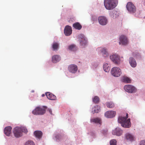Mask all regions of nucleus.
Returning <instances> with one entry per match:
<instances>
[{"instance_id": "c756f323", "label": "nucleus", "mask_w": 145, "mask_h": 145, "mask_svg": "<svg viewBox=\"0 0 145 145\" xmlns=\"http://www.w3.org/2000/svg\"><path fill=\"white\" fill-rule=\"evenodd\" d=\"M106 105L108 108H113L114 106V104L112 102H107L106 103Z\"/></svg>"}, {"instance_id": "2f4dec72", "label": "nucleus", "mask_w": 145, "mask_h": 145, "mask_svg": "<svg viewBox=\"0 0 145 145\" xmlns=\"http://www.w3.org/2000/svg\"><path fill=\"white\" fill-rule=\"evenodd\" d=\"M117 141L115 139H113L110 141V145H116Z\"/></svg>"}, {"instance_id": "412c9836", "label": "nucleus", "mask_w": 145, "mask_h": 145, "mask_svg": "<svg viewBox=\"0 0 145 145\" xmlns=\"http://www.w3.org/2000/svg\"><path fill=\"white\" fill-rule=\"evenodd\" d=\"M100 107L99 106H95L92 108V112L93 114L95 113H98L100 111Z\"/></svg>"}, {"instance_id": "9b49d317", "label": "nucleus", "mask_w": 145, "mask_h": 145, "mask_svg": "<svg viewBox=\"0 0 145 145\" xmlns=\"http://www.w3.org/2000/svg\"><path fill=\"white\" fill-rule=\"evenodd\" d=\"M119 44L125 45L128 44V41L127 37L124 35H121L120 38Z\"/></svg>"}, {"instance_id": "f257e3e1", "label": "nucleus", "mask_w": 145, "mask_h": 145, "mask_svg": "<svg viewBox=\"0 0 145 145\" xmlns=\"http://www.w3.org/2000/svg\"><path fill=\"white\" fill-rule=\"evenodd\" d=\"M118 0H104V5L105 7L107 10H112L116 6Z\"/></svg>"}, {"instance_id": "1a4fd4ad", "label": "nucleus", "mask_w": 145, "mask_h": 145, "mask_svg": "<svg viewBox=\"0 0 145 145\" xmlns=\"http://www.w3.org/2000/svg\"><path fill=\"white\" fill-rule=\"evenodd\" d=\"M116 114V112L115 111H108L105 113V116L108 118H113L115 117Z\"/></svg>"}, {"instance_id": "4468645a", "label": "nucleus", "mask_w": 145, "mask_h": 145, "mask_svg": "<svg viewBox=\"0 0 145 145\" xmlns=\"http://www.w3.org/2000/svg\"><path fill=\"white\" fill-rule=\"evenodd\" d=\"M99 23L101 25H105L107 23V20L106 18L104 16L99 17L98 19Z\"/></svg>"}, {"instance_id": "f03ea898", "label": "nucleus", "mask_w": 145, "mask_h": 145, "mask_svg": "<svg viewBox=\"0 0 145 145\" xmlns=\"http://www.w3.org/2000/svg\"><path fill=\"white\" fill-rule=\"evenodd\" d=\"M14 136L17 138L19 137L22 136V132L27 133L28 131L27 129L24 127H18L14 128Z\"/></svg>"}, {"instance_id": "7ed1b4c3", "label": "nucleus", "mask_w": 145, "mask_h": 145, "mask_svg": "<svg viewBox=\"0 0 145 145\" xmlns=\"http://www.w3.org/2000/svg\"><path fill=\"white\" fill-rule=\"evenodd\" d=\"M47 106H43L42 108L37 107L32 111V113L35 115H42L45 113Z\"/></svg>"}, {"instance_id": "72a5a7b5", "label": "nucleus", "mask_w": 145, "mask_h": 145, "mask_svg": "<svg viewBox=\"0 0 145 145\" xmlns=\"http://www.w3.org/2000/svg\"><path fill=\"white\" fill-rule=\"evenodd\" d=\"M140 145H145V140L141 141L140 142Z\"/></svg>"}, {"instance_id": "ddd939ff", "label": "nucleus", "mask_w": 145, "mask_h": 145, "mask_svg": "<svg viewBox=\"0 0 145 145\" xmlns=\"http://www.w3.org/2000/svg\"><path fill=\"white\" fill-rule=\"evenodd\" d=\"M68 70L70 72L72 73H75L77 71V67L74 65H71L68 67Z\"/></svg>"}, {"instance_id": "f3484780", "label": "nucleus", "mask_w": 145, "mask_h": 145, "mask_svg": "<svg viewBox=\"0 0 145 145\" xmlns=\"http://www.w3.org/2000/svg\"><path fill=\"white\" fill-rule=\"evenodd\" d=\"M126 139L128 141L132 142L135 140V137L132 134L127 133L125 135Z\"/></svg>"}, {"instance_id": "bb28decb", "label": "nucleus", "mask_w": 145, "mask_h": 145, "mask_svg": "<svg viewBox=\"0 0 145 145\" xmlns=\"http://www.w3.org/2000/svg\"><path fill=\"white\" fill-rule=\"evenodd\" d=\"M69 49L71 50L74 51L77 50V47L75 45L72 44L69 46Z\"/></svg>"}, {"instance_id": "0eeeda50", "label": "nucleus", "mask_w": 145, "mask_h": 145, "mask_svg": "<svg viewBox=\"0 0 145 145\" xmlns=\"http://www.w3.org/2000/svg\"><path fill=\"white\" fill-rule=\"evenodd\" d=\"M124 88L126 91L130 93L135 92L137 90L134 87L130 85L125 86Z\"/></svg>"}, {"instance_id": "c85d7f7f", "label": "nucleus", "mask_w": 145, "mask_h": 145, "mask_svg": "<svg viewBox=\"0 0 145 145\" xmlns=\"http://www.w3.org/2000/svg\"><path fill=\"white\" fill-rule=\"evenodd\" d=\"M123 82H125L127 83H130L131 82V79L127 77L123 76Z\"/></svg>"}, {"instance_id": "9d476101", "label": "nucleus", "mask_w": 145, "mask_h": 145, "mask_svg": "<svg viewBox=\"0 0 145 145\" xmlns=\"http://www.w3.org/2000/svg\"><path fill=\"white\" fill-rule=\"evenodd\" d=\"M72 31L71 27L70 26L67 25L64 29V34L66 36H69L71 34Z\"/></svg>"}, {"instance_id": "2eb2a0df", "label": "nucleus", "mask_w": 145, "mask_h": 145, "mask_svg": "<svg viewBox=\"0 0 145 145\" xmlns=\"http://www.w3.org/2000/svg\"><path fill=\"white\" fill-rule=\"evenodd\" d=\"M122 133V131L119 128H116L112 131V134L113 135H116L118 136H120Z\"/></svg>"}, {"instance_id": "b1692460", "label": "nucleus", "mask_w": 145, "mask_h": 145, "mask_svg": "<svg viewBox=\"0 0 145 145\" xmlns=\"http://www.w3.org/2000/svg\"><path fill=\"white\" fill-rule=\"evenodd\" d=\"M103 68L104 71L106 72H108L110 70L109 65L107 63H106L103 65Z\"/></svg>"}, {"instance_id": "39448f33", "label": "nucleus", "mask_w": 145, "mask_h": 145, "mask_svg": "<svg viewBox=\"0 0 145 145\" xmlns=\"http://www.w3.org/2000/svg\"><path fill=\"white\" fill-rule=\"evenodd\" d=\"M111 72L112 74L116 77L119 76L121 74V69L117 67H113L111 69Z\"/></svg>"}, {"instance_id": "393cba45", "label": "nucleus", "mask_w": 145, "mask_h": 145, "mask_svg": "<svg viewBox=\"0 0 145 145\" xmlns=\"http://www.w3.org/2000/svg\"><path fill=\"white\" fill-rule=\"evenodd\" d=\"M102 54L105 57L108 55V54L105 48H103L101 50Z\"/></svg>"}, {"instance_id": "4be33fe9", "label": "nucleus", "mask_w": 145, "mask_h": 145, "mask_svg": "<svg viewBox=\"0 0 145 145\" xmlns=\"http://www.w3.org/2000/svg\"><path fill=\"white\" fill-rule=\"evenodd\" d=\"M34 134L36 138H40L42 137V133L41 131H36L34 132Z\"/></svg>"}, {"instance_id": "6ab92c4d", "label": "nucleus", "mask_w": 145, "mask_h": 145, "mask_svg": "<svg viewBox=\"0 0 145 145\" xmlns=\"http://www.w3.org/2000/svg\"><path fill=\"white\" fill-rule=\"evenodd\" d=\"M129 62L130 65L133 67H135L137 65V63L135 59L132 57L129 59Z\"/></svg>"}, {"instance_id": "5701e85b", "label": "nucleus", "mask_w": 145, "mask_h": 145, "mask_svg": "<svg viewBox=\"0 0 145 145\" xmlns=\"http://www.w3.org/2000/svg\"><path fill=\"white\" fill-rule=\"evenodd\" d=\"M72 26L75 29L78 30H80L82 28V25L79 23L77 22L73 24Z\"/></svg>"}, {"instance_id": "cd10ccee", "label": "nucleus", "mask_w": 145, "mask_h": 145, "mask_svg": "<svg viewBox=\"0 0 145 145\" xmlns=\"http://www.w3.org/2000/svg\"><path fill=\"white\" fill-rule=\"evenodd\" d=\"M59 44L57 42H54L52 46V48L54 50H57L58 48Z\"/></svg>"}, {"instance_id": "f8f14e48", "label": "nucleus", "mask_w": 145, "mask_h": 145, "mask_svg": "<svg viewBox=\"0 0 145 145\" xmlns=\"http://www.w3.org/2000/svg\"><path fill=\"white\" fill-rule=\"evenodd\" d=\"M79 40L80 42V44L83 46L87 44V41L85 39L84 36L81 34L79 35Z\"/></svg>"}, {"instance_id": "c9c22d12", "label": "nucleus", "mask_w": 145, "mask_h": 145, "mask_svg": "<svg viewBox=\"0 0 145 145\" xmlns=\"http://www.w3.org/2000/svg\"><path fill=\"white\" fill-rule=\"evenodd\" d=\"M133 55L135 57H137V56H138L139 55V54L138 53H137V54H135L134 53L133 54Z\"/></svg>"}, {"instance_id": "4c0bfd02", "label": "nucleus", "mask_w": 145, "mask_h": 145, "mask_svg": "<svg viewBox=\"0 0 145 145\" xmlns=\"http://www.w3.org/2000/svg\"><path fill=\"white\" fill-rule=\"evenodd\" d=\"M45 96V95L44 94H42V97H43Z\"/></svg>"}, {"instance_id": "aec40b11", "label": "nucleus", "mask_w": 145, "mask_h": 145, "mask_svg": "<svg viewBox=\"0 0 145 145\" xmlns=\"http://www.w3.org/2000/svg\"><path fill=\"white\" fill-rule=\"evenodd\" d=\"M61 58L60 56L58 55H55L53 56L52 57V61L54 63H56L58 62Z\"/></svg>"}, {"instance_id": "7c9ffc66", "label": "nucleus", "mask_w": 145, "mask_h": 145, "mask_svg": "<svg viewBox=\"0 0 145 145\" xmlns=\"http://www.w3.org/2000/svg\"><path fill=\"white\" fill-rule=\"evenodd\" d=\"M99 97L97 96H95L93 99V102L95 103H98L99 101Z\"/></svg>"}, {"instance_id": "a211bd4d", "label": "nucleus", "mask_w": 145, "mask_h": 145, "mask_svg": "<svg viewBox=\"0 0 145 145\" xmlns=\"http://www.w3.org/2000/svg\"><path fill=\"white\" fill-rule=\"evenodd\" d=\"M12 127L10 126H8L6 127L4 130L5 134L7 136H9L11 133Z\"/></svg>"}, {"instance_id": "473e14b6", "label": "nucleus", "mask_w": 145, "mask_h": 145, "mask_svg": "<svg viewBox=\"0 0 145 145\" xmlns=\"http://www.w3.org/2000/svg\"><path fill=\"white\" fill-rule=\"evenodd\" d=\"M25 145H35V144L33 141H28L25 143Z\"/></svg>"}, {"instance_id": "423d86ee", "label": "nucleus", "mask_w": 145, "mask_h": 145, "mask_svg": "<svg viewBox=\"0 0 145 145\" xmlns=\"http://www.w3.org/2000/svg\"><path fill=\"white\" fill-rule=\"evenodd\" d=\"M126 7L127 10L130 13H134L136 11L135 7L131 2H129L127 3Z\"/></svg>"}, {"instance_id": "20e7f679", "label": "nucleus", "mask_w": 145, "mask_h": 145, "mask_svg": "<svg viewBox=\"0 0 145 145\" xmlns=\"http://www.w3.org/2000/svg\"><path fill=\"white\" fill-rule=\"evenodd\" d=\"M118 121L123 127L129 128L131 126L130 118H118Z\"/></svg>"}, {"instance_id": "e433bc0d", "label": "nucleus", "mask_w": 145, "mask_h": 145, "mask_svg": "<svg viewBox=\"0 0 145 145\" xmlns=\"http://www.w3.org/2000/svg\"><path fill=\"white\" fill-rule=\"evenodd\" d=\"M128 114L127 113H126V116L125 117H122L121 118H128Z\"/></svg>"}, {"instance_id": "a878e982", "label": "nucleus", "mask_w": 145, "mask_h": 145, "mask_svg": "<svg viewBox=\"0 0 145 145\" xmlns=\"http://www.w3.org/2000/svg\"><path fill=\"white\" fill-rule=\"evenodd\" d=\"M91 122L95 123H99L101 124V121L100 118H93L91 120Z\"/></svg>"}, {"instance_id": "dca6fc26", "label": "nucleus", "mask_w": 145, "mask_h": 145, "mask_svg": "<svg viewBox=\"0 0 145 145\" xmlns=\"http://www.w3.org/2000/svg\"><path fill=\"white\" fill-rule=\"evenodd\" d=\"M46 95L47 98L50 100H55L56 99V97L53 94L50 92L46 93Z\"/></svg>"}, {"instance_id": "6e6552de", "label": "nucleus", "mask_w": 145, "mask_h": 145, "mask_svg": "<svg viewBox=\"0 0 145 145\" xmlns=\"http://www.w3.org/2000/svg\"><path fill=\"white\" fill-rule=\"evenodd\" d=\"M111 60L115 63L118 64L120 62V56L116 54L111 56L110 57Z\"/></svg>"}, {"instance_id": "f704fd0d", "label": "nucleus", "mask_w": 145, "mask_h": 145, "mask_svg": "<svg viewBox=\"0 0 145 145\" xmlns=\"http://www.w3.org/2000/svg\"><path fill=\"white\" fill-rule=\"evenodd\" d=\"M49 112V113L51 115L52 114V111L51 109L50 108H48L47 110Z\"/></svg>"}]
</instances>
